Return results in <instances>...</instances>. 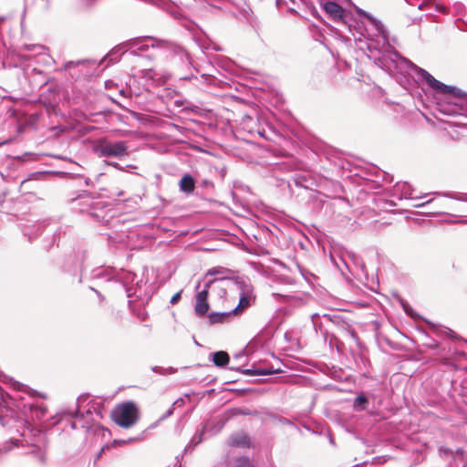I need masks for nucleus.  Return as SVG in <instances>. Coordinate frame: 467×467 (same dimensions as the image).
<instances>
[{
  "label": "nucleus",
  "mask_w": 467,
  "mask_h": 467,
  "mask_svg": "<svg viewBox=\"0 0 467 467\" xmlns=\"http://www.w3.org/2000/svg\"><path fill=\"white\" fill-rule=\"evenodd\" d=\"M408 64H404L397 72L406 73L410 69L414 71L419 79L423 80L439 96L437 101V109L447 116H462L467 119V93L457 87L446 85L436 79L424 68H421L407 59Z\"/></svg>",
  "instance_id": "1"
},
{
  "label": "nucleus",
  "mask_w": 467,
  "mask_h": 467,
  "mask_svg": "<svg viewBox=\"0 0 467 467\" xmlns=\"http://www.w3.org/2000/svg\"><path fill=\"white\" fill-rule=\"evenodd\" d=\"M356 11L359 16L366 17L368 20L375 31V36L378 37L376 41L371 40L368 47L370 52H373V50L377 52V56L373 55L375 64L389 74L402 67L404 64H408V58L401 56L389 44L388 31L381 21L361 8L357 7Z\"/></svg>",
  "instance_id": "2"
},
{
  "label": "nucleus",
  "mask_w": 467,
  "mask_h": 467,
  "mask_svg": "<svg viewBox=\"0 0 467 467\" xmlns=\"http://www.w3.org/2000/svg\"><path fill=\"white\" fill-rule=\"evenodd\" d=\"M130 47H137L131 53L139 56L140 52L150 51L149 57L178 58L182 63L191 64L188 51L182 46L168 40L152 36H140L129 40Z\"/></svg>",
  "instance_id": "3"
},
{
  "label": "nucleus",
  "mask_w": 467,
  "mask_h": 467,
  "mask_svg": "<svg viewBox=\"0 0 467 467\" xmlns=\"http://www.w3.org/2000/svg\"><path fill=\"white\" fill-rule=\"evenodd\" d=\"M110 418L118 426L130 429L139 421L140 410L135 402L128 400L117 404L110 412Z\"/></svg>",
  "instance_id": "4"
},
{
  "label": "nucleus",
  "mask_w": 467,
  "mask_h": 467,
  "mask_svg": "<svg viewBox=\"0 0 467 467\" xmlns=\"http://www.w3.org/2000/svg\"><path fill=\"white\" fill-rule=\"evenodd\" d=\"M234 287L240 296L238 305L233 309L234 315H237L252 305L255 296L254 286L247 277L237 276Z\"/></svg>",
  "instance_id": "5"
},
{
  "label": "nucleus",
  "mask_w": 467,
  "mask_h": 467,
  "mask_svg": "<svg viewBox=\"0 0 467 467\" xmlns=\"http://www.w3.org/2000/svg\"><path fill=\"white\" fill-rule=\"evenodd\" d=\"M205 1L212 7H214L217 9H223L224 4L226 2H229L239 9L238 15H235L236 17H238L240 19H244L247 24H249L253 27L256 26V25H257L256 17L254 16L250 6L248 5H246L244 0H205Z\"/></svg>",
  "instance_id": "6"
},
{
  "label": "nucleus",
  "mask_w": 467,
  "mask_h": 467,
  "mask_svg": "<svg viewBox=\"0 0 467 467\" xmlns=\"http://www.w3.org/2000/svg\"><path fill=\"white\" fill-rule=\"evenodd\" d=\"M99 157L121 159L129 155V146L124 140H102L97 146Z\"/></svg>",
  "instance_id": "7"
},
{
  "label": "nucleus",
  "mask_w": 467,
  "mask_h": 467,
  "mask_svg": "<svg viewBox=\"0 0 467 467\" xmlns=\"http://www.w3.org/2000/svg\"><path fill=\"white\" fill-rule=\"evenodd\" d=\"M234 360H246V356L244 354L235 355L233 361ZM229 369L238 371L241 374L248 377L265 376L274 373L272 368L261 364H254L251 368L243 369L232 362V364L229 366Z\"/></svg>",
  "instance_id": "8"
},
{
  "label": "nucleus",
  "mask_w": 467,
  "mask_h": 467,
  "mask_svg": "<svg viewBox=\"0 0 467 467\" xmlns=\"http://www.w3.org/2000/svg\"><path fill=\"white\" fill-rule=\"evenodd\" d=\"M236 277H214L206 282V288H210L211 293L218 297H223L228 289H234Z\"/></svg>",
  "instance_id": "9"
},
{
  "label": "nucleus",
  "mask_w": 467,
  "mask_h": 467,
  "mask_svg": "<svg viewBox=\"0 0 467 467\" xmlns=\"http://www.w3.org/2000/svg\"><path fill=\"white\" fill-rule=\"evenodd\" d=\"M74 208L78 207L80 213H87L93 215L92 210L95 207L93 197L88 191H82L77 197L70 200Z\"/></svg>",
  "instance_id": "10"
},
{
  "label": "nucleus",
  "mask_w": 467,
  "mask_h": 467,
  "mask_svg": "<svg viewBox=\"0 0 467 467\" xmlns=\"http://www.w3.org/2000/svg\"><path fill=\"white\" fill-rule=\"evenodd\" d=\"M129 40L127 42H124L117 47H115L105 57L106 59H109L111 63H116L119 61L120 55H123L130 51L131 55H133L131 52L134 50H137V47H130L128 45Z\"/></svg>",
  "instance_id": "11"
},
{
  "label": "nucleus",
  "mask_w": 467,
  "mask_h": 467,
  "mask_svg": "<svg viewBox=\"0 0 467 467\" xmlns=\"http://www.w3.org/2000/svg\"><path fill=\"white\" fill-rule=\"evenodd\" d=\"M324 11L334 20L341 19L344 15V9L338 4L333 1L321 3Z\"/></svg>",
  "instance_id": "12"
},
{
  "label": "nucleus",
  "mask_w": 467,
  "mask_h": 467,
  "mask_svg": "<svg viewBox=\"0 0 467 467\" xmlns=\"http://www.w3.org/2000/svg\"><path fill=\"white\" fill-rule=\"evenodd\" d=\"M179 189L183 193L192 194L195 189V179L190 173H185L179 181Z\"/></svg>",
  "instance_id": "13"
},
{
  "label": "nucleus",
  "mask_w": 467,
  "mask_h": 467,
  "mask_svg": "<svg viewBox=\"0 0 467 467\" xmlns=\"http://www.w3.org/2000/svg\"><path fill=\"white\" fill-rule=\"evenodd\" d=\"M234 315L232 311L225 312H212L207 315L209 323L211 325L218 324V323H226L229 321L230 317Z\"/></svg>",
  "instance_id": "14"
},
{
  "label": "nucleus",
  "mask_w": 467,
  "mask_h": 467,
  "mask_svg": "<svg viewBox=\"0 0 467 467\" xmlns=\"http://www.w3.org/2000/svg\"><path fill=\"white\" fill-rule=\"evenodd\" d=\"M211 360L216 367L223 368L230 363V357L225 351H216L210 354Z\"/></svg>",
  "instance_id": "15"
},
{
  "label": "nucleus",
  "mask_w": 467,
  "mask_h": 467,
  "mask_svg": "<svg viewBox=\"0 0 467 467\" xmlns=\"http://www.w3.org/2000/svg\"><path fill=\"white\" fill-rule=\"evenodd\" d=\"M210 305L208 300L195 298L194 311L199 317H202L207 315Z\"/></svg>",
  "instance_id": "16"
},
{
  "label": "nucleus",
  "mask_w": 467,
  "mask_h": 467,
  "mask_svg": "<svg viewBox=\"0 0 467 467\" xmlns=\"http://www.w3.org/2000/svg\"><path fill=\"white\" fill-rule=\"evenodd\" d=\"M230 443L234 446H249V438L245 435L232 436Z\"/></svg>",
  "instance_id": "17"
},
{
  "label": "nucleus",
  "mask_w": 467,
  "mask_h": 467,
  "mask_svg": "<svg viewBox=\"0 0 467 467\" xmlns=\"http://www.w3.org/2000/svg\"><path fill=\"white\" fill-rule=\"evenodd\" d=\"M397 188L402 192V194H404L405 198L410 199H417L418 196L414 195V191L411 189L410 185L407 182H404L402 184H397Z\"/></svg>",
  "instance_id": "18"
},
{
  "label": "nucleus",
  "mask_w": 467,
  "mask_h": 467,
  "mask_svg": "<svg viewBox=\"0 0 467 467\" xmlns=\"http://www.w3.org/2000/svg\"><path fill=\"white\" fill-rule=\"evenodd\" d=\"M422 345L431 349H436L439 348L438 341L431 338L426 332L422 333Z\"/></svg>",
  "instance_id": "19"
},
{
  "label": "nucleus",
  "mask_w": 467,
  "mask_h": 467,
  "mask_svg": "<svg viewBox=\"0 0 467 467\" xmlns=\"http://www.w3.org/2000/svg\"><path fill=\"white\" fill-rule=\"evenodd\" d=\"M427 323L432 327L433 331L437 334H439L440 332H444L448 337H456V334L453 330H451V328H448V327H438L436 325H434L433 323L430 322V321H427Z\"/></svg>",
  "instance_id": "20"
},
{
  "label": "nucleus",
  "mask_w": 467,
  "mask_h": 467,
  "mask_svg": "<svg viewBox=\"0 0 467 467\" xmlns=\"http://www.w3.org/2000/svg\"><path fill=\"white\" fill-rule=\"evenodd\" d=\"M442 196H445L450 199L457 200L460 202H467V193H460V192H444L441 193Z\"/></svg>",
  "instance_id": "21"
},
{
  "label": "nucleus",
  "mask_w": 467,
  "mask_h": 467,
  "mask_svg": "<svg viewBox=\"0 0 467 467\" xmlns=\"http://www.w3.org/2000/svg\"><path fill=\"white\" fill-rule=\"evenodd\" d=\"M182 110L183 112L200 113L201 108L199 106L194 105L193 103L186 100L185 105Z\"/></svg>",
  "instance_id": "22"
},
{
  "label": "nucleus",
  "mask_w": 467,
  "mask_h": 467,
  "mask_svg": "<svg viewBox=\"0 0 467 467\" xmlns=\"http://www.w3.org/2000/svg\"><path fill=\"white\" fill-rule=\"evenodd\" d=\"M234 467H254V464L247 457L238 458Z\"/></svg>",
  "instance_id": "23"
},
{
  "label": "nucleus",
  "mask_w": 467,
  "mask_h": 467,
  "mask_svg": "<svg viewBox=\"0 0 467 467\" xmlns=\"http://www.w3.org/2000/svg\"><path fill=\"white\" fill-rule=\"evenodd\" d=\"M346 333H347V336H348L358 346L360 345L358 336L353 328L348 327L346 330Z\"/></svg>",
  "instance_id": "24"
},
{
  "label": "nucleus",
  "mask_w": 467,
  "mask_h": 467,
  "mask_svg": "<svg viewBox=\"0 0 467 467\" xmlns=\"http://www.w3.org/2000/svg\"><path fill=\"white\" fill-rule=\"evenodd\" d=\"M211 293V290L210 288H206V283L204 284V286H203V289L199 291L196 296H195V298H200V299H206L208 300V296L209 294Z\"/></svg>",
  "instance_id": "25"
},
{
  "label": "nucleus",
  "mask_w": 467,
  "mask_h": 467,
  "mask_svg": "<svg viewBox=\"0 0 467 467\" xmlns=\"http://www.w3.org/2000/svg\"><path fill=\"white\" fill-rule=\"evenodd\" d=\"M106 270L104 269H97L94 271V277L96 278H103L106 277V281L111 280V276L106 275Z\"/></svg>",
  "instance_id": "26"
},
{
  "label": "nucleus",
  "mask_w": 467,
  "mask_h": 467,
  "mask_svg": "<svg viewBox=\"0 0 467 467\" xmlns=\"http://www.w3.org/2000/svg\"><path fill=\"white\" fill-rule=\"evenodd\" d=\"M368 403V399L365 396H358L355 400L354 405L355 407H361L363 409V405Z\"/></svg>",
  "instance_id": "27"
},
{
  "label": "nucleus",
  "mask_w": 467,
  "mask_h": 467,
  "mask_svg": "<svg viewBox=\"0 0 467 467\" xmlns=\"http://www.w3.org/2000/svg\"><path fill=\"white\" fill-rule=\"evenodd\" d=\"M225 271H228L227 269L225 268H223V267H219V268H212L210 270H208L206 275H219V274H223V272Z\"/></svg>",
  "instance_id": "28"
},
{
  "label": "nucleus",
  "mask_w": 467,
  "mask_h": 467,
  "mask_svg": "<svg viewBox=\"0 0 467 467\" xmlns=\"http://www.w3.org/2000/svg\"><path fill=\"white\" fill-rule=\"evenodd\" d=\"M181 298H182V291L177 292L176 294H174V295L171 296V300H170V303H171V305H175V304H177V303L181 300Z\"/></svg>",
  "instance_id": "29"
},
{
  "label": "nucleus",
  "mask_w": 467,
  "mask_h": 467,
  "mask_svg": "<svg viewBox=\"0 0 467 467\" xmlns=\"http://www.w3.org/2000/svg\"><path fill=\"white\" fill-rule=\"evenodd\" d=\"M152 370L155 371V372H158L161 375H166V371L170 370V371H173V368H160V367H154L152 368Z\"/></svg>",
  "instance_id": "30"
},
{
  "label": "nucleus",
  "mask_w": 467,
  "mask_h": 467,
  "mask_svg": "<svg viewBox=\"0 0 467 467\" xmlns=\"http://www.w3.org/2000/svg\"><path fill=\"white\" fill-rule=\"evenodd\" d=\"M81 63H82V61H81V60H78V61H68V62H67V63L65 64V68H66V69H69V68H71V67H75V66H77V65L81 64Z\"/></svg>",
  "instance_id": "31"
},
{
  "label": "nucleus",
  "mask_w": 467,
  "mask_h": 467,
  "mask_svg": "<svg viewBox=\"0 0 467 467\" xmlns=\"http://www.w3.org/2000/svg\"><path fill=\"white\" fill-rule=\"evenodd\" d=\"M402 306H403L404 311H405L408 315H410V316L413 317V310H412V308L409 306V304H408V303H402Z\"/></svg>",
  "instance_id": "32"
},
{
  "label": "nucleus",
  "mask_w": 467,
  "mask_h": 467,
  "mask_svg": "<svg viewBox=\"0 0 467 467\" xmlns=\"http://www.w3.org/2000/svg\"><path fill=\"white\" fill-rule=\"evenodd\" d=\"M106 164L109 165V166H112L118 170H120V171H123V168L118 163V162H115V161H106Z\"/></svg>",
  "instance_id": "33"
},
{
  "label": "nucleus",
  "mask_w": 467,
  "mask_h": 467,
  "mask_svg": "<svg viewBox=\"0 0 467 467\" xmlns=\"http://www.w3.org/2000/svg\"><path fill=\"white\" fill-rule=\"evenodd\" d=\"M8 382L12 384L14 389H20L21 387L23 386V384L20 381H17V380L8 381Z\"/></svg>",
  "instance_id": "34"
},
{
  "label": "nucleus",
  "mask_w": 467,
  "mask_h": 467,
  "mask_svg": "<svg viewBox=\"0 0 467 467\" xmlns=\"http://www.w3.org/2000/svg\"><path fill=\"white\" fill-rule=\"evenodd\" d=\"M185 102H186V100H182V99H176V100L174 101V105H175L176 107H182V108L183 109V107H184V105H185Z\"/></svg>",
  "instance_id": "35"
},
{
  "label": "nucleus",
  "mask_w": 467,
  "mask_h": 467,
  "mask_svg": "<svg viewBox=\"0 0 467 467\" xmlns=\"http://www.w3.org/2000/svg\"><path fill=\"white\" fill-rule=\"evenodd\" d=\"M90 289L96 293V295L98 296V297L99 298L100 301L104 300V296L99 291H98L97 289H95L93 287H90Z\"/></svg>",
  "instance_id": "36"
},
{
  "label": "nucleus",
  "mask_w": 467,
  "mask_h": 467,
  "mask_svg": "<svg viewBox=\"0 0 467 467\" xmlns=\"http://www.w3.org/2000/svg\"><path fill=\"white\" fill-rule=\"evenodd\" d=\"M202 184L204 187L213 186V182L211 181H209V180H203Z\"/></svg>",
  "instance_id": "37"
},
{
  "label": "nucleus",
  "mask_w": 467,
  "mask_h": 467,
  "mask_svg": "<svg viewBox=\"0 0 467 467\" xmlns=\"http://www.w3.org/2000/svg\"><path fill=\"white\" fill-rule=\"evenodd\" d=\"M432 202V200H428L427 202H422V203H418V204H415L414 207H423L425 206L426 204H429Z\"/></svg>",
  "instance_id": "38"
},
{
  "label": "nucleus",
  "mask_w": 467,
  "mask_h": 467,
  "mask_svg": "<svg viewBox=\"0 0 467 467\" xmlns=\"http://www.w3.org/2000/svg\"><path fill=\"white\" fill-rule=\"evenodd\" d=\"M109 448V446H103V447L100 449V451H99V454H98V457H100V456L102 455V453L104 452V451H105V450H108Z\"/></svg>",
  "instance_id": "39"
},
{
  "label": "nucleus",
  "mask_w": 467,
  "mask_h": 467,
  "mask_svg": "<svg viewBox=\"0 0 467 467\" xmlns=\"http://www.w3.org/2000/svg\"><path fill=\"white\" fill-rule=\"evenodd\" d=\"M2 377L4 378L3 379H10V380L15 379H14V378H12V377H6V376H5V375H4V373L0 370V378H2Z\"/></svg>",
  "instance_id": "40"
},
{
  "label": "nucleus",
  "mask_w": 467,
  "mask_h": 467,
  "mask_svg": "<svg viewBox=\"0 0 467 467\" xmlns=\"http://www.w3.org/2000/svg\"><path fill=\"white\" fill-rule=\"evenodd\" d=\"M26 47L27 50H34L36 47V46H35V45H27V46H26Z\"/></svg>",
  "instance_id": "41"
},
{
  "label": "nucleus",
  "mask_w": 467,
  "mask_h": 467,
  "mask_svg": "<svg viewBox=\"0 0 467 467\" xmlns=\"http://www.w3.org/2000/svg\"><path fill=\"white\" fill-rule=\"evenodd\" d=\"M235 411H236L235 414H249L248 412L244 411V410H239V409L235 410Z\"/></svg>",
  "instance_id": "42"
},
{
  "label": "nucleus",
  "mask_w": 467,
  "mask_h": 467,
  "mask_svg": "<svg viewBox=\"0 0 467 467\" xmlns=\"http://www.w3.org/2000/svg\"><path fill=\"white\" fill-rule=\"evenodd\" d=\"M85 184H86L87 186H90V185H92L91 180H90L89 178H86V180H85Z\"/></svg>",
  "instance_id": "43"
},
{
  "label": "nucleus",
  "mask_w": 467,
  "mask_h": 467,
  "mask_svg": "<svg viewBox=\"0 0 467 467\" xmlns=\"http://www.w3.org/2000/svg\"><path fill=\"white\" fill-rule=\"evenodd\" d=\"M149 1L155 5H159L160 2H162V0H149Z\"/></svg>",
  "instance_id": "44"
},
{
  "label": "nucleus",
  "mask_w": 467,
  "mask_h": 467,
  "mask_svg": "<svg viewBox=\"0 0 467 467\" xmlns=\"http://www.w3.org/2000/svg\"><path fill=\"white\" fill-rule=\"evenodd\" d=\"M183 79H189V80H191V79H197V78H196V77H194V76H192V77H185V78H183Z\"/></svg>",
  "instance_id": "45"
},
{
  "label": "nucleus",
  "mask_w": 467,
  "mask_h": 467,
  "mask_svg": "<svg viewBox=\"0 0 467 467\" xmlns=\"http://www.w3.org/2000/svg\"><path fill=\"white\" fill-rule=\"evenodd\" d=\"M285 340L289 341L290 340V335L288 333H285Z\"/></svg>",
  "instance_id": "46"
},
{
  "label": "nucleus",
  "mask_w": 467,
  "mask_h": 467,
  "mask_svg": "<svg viewBox=\"0 0 467 467\" xmlns=\"http://www.w3.org/2000/svg\"><path fill=\"white\" fill-rule=\"evenodd\" d=\"M5 21V16H0V24L4 23Z\"/></svg>",
  "instance_id": "47"
},
{
  "label": "nucleus",
  "mask_w": 467,
  "mask_h": 467,
  "mask_svg": "<svg viewBox=\"0 0 467 467\" xmlns=\"http://www.w3.org/2000/svg\"><path fill=\"white\" fill-rule=\"evenodd\" d=\"M333 339H336V337H335V336L331 335L330 339H329V344L330 345L332 344V340Z\"/></svg>",
  "instance_id": "48"
},
{
  "label": "nucleus",
  "mask_w": 467,
  "mask_h": 467,
  "mask_svg": "<svg viewBox=\"0 0 467 467\" xmlns=\"http://www.w3.org/2000/svg\"><path fill=\"white\" fill-rule=\"evenodd\" d=\"M298 268H299V269H301L299 265H298ZM300 272H301V274H302V276H304L306 279H307L306 275L303 273V271H302V270H300Z\"/></svg>",
  "instance_id": "49"
},
{
  "label": "nucleus",
  "mask_w": 467,
  "mask_h": 467,
  "mask_svg": "<svg viewBox=\"0 0 467 467\" xmlns=\"http://www.w3.org/2000/svg\"><path fill=\"white\" fill-rule=\"evenodd\" d=\"M327 336H328V332H327V331H326V332L324 333L325 340H327Z\"/></svg>",
  "instance_id": "50"
},
{
  "label": "nucleus",
  "mask_w": 467,
  "mask_h": 467,
  "mask_svg": "<svg viewBox=\"0 0 467 467\" xmlns=\"http://www.w3.org/2000/svg\"><path fill=\"white\" fill-rule=\"evenodd\" d=\"M272 379L277 380V379H281V377H275V378H273Z\"/></svg>",
  "instance_id": "51"
},
{
  "label": "nucleus",
  "mask_w": 467,
  "mask_h": 467,
  "mask_svg": "<svg viewBox=\"0 0 467 467\" xmlns=\"http://www.w3.org/2000/svg\"><path fill=\"white\" fill-rule=\"evenodd\" d=\"M128 168H133V169H136L135 166H132V165H127Z\"/></svg>",
  "instance_id": "52"
},
{
  "label": "nucleus",
  "mask_w": 467,
  "mask_h": 467,
  "mask_svg": "<svg viewBox=\"0 0 467 467\" xmlns=\"http://www.w3.org/2000/svg\"><path fill=\"white\" fill-rule=\"evenodd\" d=\"M127 293H128V296H129V297H130V296H131V295H130V290H127Z\"/></svg>",
  "instance_id": "53"
},
{
  "label": "nucleus",
  "mask_w": 467,
  "mask_h": 467,
  "mask_svg": "<svg viewBox=\"0 0 467 467\" xmlns=\"http://www.w3.org/2000/svg\"><path fill=\"white\" fill-rule=\"evenodd\" d=\"M344 379L348 380V379H350V377H349V376H348V377H346Z\"/></svg>",
  "instance_id": "54"
},
{
  "label": "nucleus",
  "mask_w": 467,
  "mask_h": 467,
  "mask_svg": "<svg viewBox=\"0 0 467 467\" xmlns=\"http://www.w3.org/2000/svg\"><path fill=\"white\" fill-rule=\"evenodd\" d=\"M457 222H458V223H465L466 221H461V220H458Z\"/></svg>",
  "instance_id": "55"
},
{
  "label": "nucleus",
  "mask_w": 467,
  "mask_h": 467,
  "mask_svg": "<svg viewBox=\"0 0 467 467\" xmlns=\"http://www.w3.org/2000/svg\"><path fill=\"white\" fill-rule=\"evenodd\" d=\"M300 379H307L306 377H301Z\"/></svg>",
  "instance_id": "56"
},
{
  "label": "nucleus",
  "mask_w": 467,
  "mask_h": 467,
  "mask_svg": "<svg viewBox=\"0 0 467 467\" xmlns=\"http://www.w3.org/2000/svg\"><path fill=\"white\" fill-rule=\"evenodd\" d=\"M407 2H408L409 4H410V5H411V3L410 2V0H407Z\"/></svg>",
  "instance_id": "57"
}]
</instances>
